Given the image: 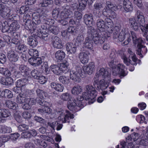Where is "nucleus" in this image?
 Returning <instances> with one entry per match:
<instances>
[{
	"label": "nucleus",
	"instance_id": "nucleus-40",
	"mask_svg": "<svg viewBox=\"0 0 148 148\" xmlns=\"http://www.w3.org/2000/svg\"><path fill=\"white\" fill-rule=\"evenodd\" d=\"M45 14L43 15V17L42 18L44 23L48 25H52L54 23V20L51 19L47 18V15L46 14Z\"/></svg>",
	"mask_w": 148,
	"mask_h": 148
},
{
	"label": "nucleus",
	"instance_id": "nucleus-52",
	"mask_svg": "<svg viewBox=\"0 0 148 148\" xmlns=\"http://www.w3.org/2000/svg\"><path fill=\"white\" fill-rule=\"evenodd\" d=\"M49 29L51 32L52 33L54 34H58L59 29L57 26H51L49 28Z\"/></svg>",
	"mask_w": 148,
	"mask_h": 148
},
{
	"label": "nucleus",
	"instance_id": "nucleus-21",
	"mask_svg": "<svg viewBox=\"0 0 148 148\" xmlns=\"http://www.w3.org/2000/svg\"><path fill=\"white\" fill-rule=\"evenodd\" d=\"M84 23L88 27H91L93 25V16L91 14H86L84 16Z\"/></svg>",
	"mask_w": 148,
	"mask_h": 148
},
{
	"label": "nucleus",
	"instance_id": "nucleus-22",
	"mask_svg": "<svg viewBox=\"0 0 148 148\" xmlns=\"http://www.w3.org/2000/svg\"><path fill=\"white\" fill-rule=\"evenodd\" d=\"M29 62L31 65L35 66L39 65L42 62L41 58L37 57L29 58Z\"/></svg>",
	"mask_w": 148,
	"mask_h": 148
},
{
	"label": "nucleus",
	"instance_id": "nucleus-3",
	"mask_svg": "<svg viewBox=\"0 0 148 148\" xmlns=\"http://www.w3.org/2000/svg\"><path fill=\"white\" fill-rule=\"evenodd\" d=\"M85 89L86 91L83 92L82 96H79L77 98L78 101L80 102V104H79L78 106L82 108L86 105L83 102L84 99L87 100L91 99L94 100V98L97 95V92L92 86L90 85H87Z\"/></svg>",
	"mask_w": 148,
	"mask_h": 148
},
{
	"label": "nucleus",
	"instance_id": "nucleus-59",
	"mask_svg": "<svg viewBox=\"0 0 148 148\" xmlns=\"http://www.w3.org/2000/svg\"><path fill=\"white\" fill-rule=\"evenodd\" d=\"M74 14L75 18L76 19L78 20V21L82 18V14L78 11H75Z\"/></svg>",
	"mask_w": 148,
	"mask_h": 148
},
{
	"label": "nucleus",
	"instance_id": "nucleus-34",
	"mask_svg": "<svg viewBox=\"0 0 148 148\" xmlns=\"http://www.w3.org/2000/svg\"><path fill=\"white\" fill-rule=\"evenodd\" d=\"M0 96L2 97L10 98L12 97L13 95L11 91L8 89H5L1 92Z\"/></svg>",
	"mask_w": 148,
	"mask_h": 148
},
{
	"label": "nucleus",
	"instance_id": "nucleus-30",
	"mask_svg": "<svg viewBox=\"0 0 148 148\" xmlns=\"http://www.w3.org/2000/svg\"><path fill=\"white\" fill-rule=\"evenodd\" d=\"M92 44L93 42L90 38V35L89 34L84 42V46L87 48L91 49L93 47Z\"/></svg>",
	"mask_w": 148,
	"mask_h": 148
},
{
	"label": "nucleus",
	"instance_id": "nucleus-32",
	"mask_svg": "<svg viewBox=\"0 0 148 148\" xmlns=\"http://www.w3.org/2000/svg\"><path fill=\"white\" fill-rule=\"evenodd\" d=\"M82 89L81 86L77 85L74 86L72 88L71 92L74 95H78L82 92Z\"/></svg>",
	"mask_w": 148,
	"mask_h": 148
},
{
	"label": "nucleus",
	"instance_id": "nucleus-36",
	"mask_svg": "<svg viewBox=\"0 0 148 148\" xmlns=\"http://www.w3.org/2000/svg\"><path fill=\"white\" fill-rule=\"evenodd\" d=\"M130 23L132 27L135 31H137L139 27L138 23L136 21V20L134 18H130L129 20Z\"/></svg>",
	"mask_w": 148,
	"mask_h": 148
},
{
	"label": "nucleus",
	"instance_id": "nucleus-14",
	"mask_svg": "<svg viewBox=\"0 0 148 148\" xmlns=\"http://www.w3.org/2000/svg\"><path fill=\"white\" fill-rule=\"evenodd\" d=\"M130 57L131 58L133 62H132L130 59H127L126 56L124 54H123V55L121 56V58L123 60L124 63L126 65H129L130 64H131L132 65H136L137 64L136 62L138 60V59L136 55L135 54L133 55H132Z\"/></svg>",
	"mask_w": 148,
	"mask_h": 148
},
{
	"label": "nucleus",
	"instance_id": "nucleus-61",
	"mask_svg": "<svg viewBox=\"0 0 148 148\" xmlns=\"http://www.w3.org/2000/svg\"><path fill=\"white\" fill-rule=\"evenodd\" d=\"M2 126L3 133H10L12 132V129L11 127L5 125H2Z\"/></svg>",
	"mask_w": 148,
	"mask_h": 148
},
{
	"label": "nucleus",
	"instance_id": "nucleus-29",
	"mask_svg": "<svg viewBox=\"0 0 148 148\" xmlns=\"http://www.w3.org/2000/svg\"><path fill=\"white\" fill-rule=\"evenodd\" d=\"M113 10H104L103 14L106 17V18L110 17L111 18H114L116 17V14Z\"/></svg>",
	"mask_w": 148,
	"mask_h": 148
},
{
	"label": "nucleus",
	"instance_id": "nucleus-2",
	"mask_svg": "<svg viewBox=\"0 0 148 148\" xmlns=\"http://www.w3.org/2000/svg\"><path fill=\"white\" fill-rule=\"evenodd\" d=\"M111 75L104 68H101L96 74L95 78H101L99 82L95 81L93 85L94 87L97 90H103L106 89L109 85V83L111 81Z\"/></svg>",
	"mask_w": 148,
	"mask_h": 148
},
{
	"label": "nucleus",
	"instance_id": "nucleus-54",
	"mask_svg": "<svg viewBox=\"0 0 148 148\" xmlns=\"http://www.w3.org/2000/svg\"><path fill=\"white\" fill-rule=\"evenodd\" d=\"M9 137L6 136H3L0 137V147L1 146L3 143L8 141Z\"/></svg>",
	"mask_w": 148,
	"mask_h": 148
},
{
	"label": "nucleus",
	"instance_id": "nucleus-17",
	"mask_svg": "<svg viewBox=\"0 0 148 148\" xmlns=\"http://www.w3.org/2000/svg\"><path fill=\"white\" fill-rule=\"evenodd\" d=\"M36 103V101L33 98H29L22 104L23 108L24 109L28 110L30 108L31 106Z\"/></svg>",
	"mask_w": 148,
	"mask_h": 148
},
{
	"label": "nucleus",
	"instance_id": "nucleus-47",
	"mask_svg": "<svg viewBox=\"0 0 148 148\" xmlns=\"http://www.w3.org/2000/svg\"><path fill=\"white\" fill-rule=\"evenodd\" d=\"M53 3L52 0H43L40 3V6L42 7H46Z\"/></svg>",
	"mask_w": 148,
	"mask_h": 148
},
{
	"label": "nucleus",
	"instance_id": "nucleus-42",
	"mask_svg": "<svg viewBox=\"0 0 148 148\" xmlns=\"http://www.w3.org/2000/svg\"><path fill=\"white\" fill-rule=\"evenodd\" d=\"M60 82L63 84H67L70 81V79L68 77L64 76H61L59 78Z\"/></svg>",
	"mask_w": 148,
	"mask_h": 148
},
{
	"label": "nucleus",
	"instance_id": "nucleus-24",
	"mask_svg": "<svg viewBox=\"0 0 148 148\" xmlns=\"http://www.w3.org/2000/svg\"><path fill=\"white\" fill-rule=\"evenodd\" d=\"M66 49L68 52L71 53H75L77 46L75 43L72 42H68L66 44Z\"/></svg>",
	"mask_w": 148,
	"mask_h": 148
},
{
	"label": "nucleus",
	"instance_id": "nucleus-43",
	"mask_svg": "<svg viewBox=\"0 0 148 148\" xmlns=\"http://www.w3.org/2000/svg\"><path fill=\"white\" fill-rule=\"evenodd\" d=\"M37 103L40 105L44 106L47 108H49V107H51L52 105L50 103L44 101L43 99H41L40 101H39Z\"/></svg>",
	"mask_w": 148,
	"mask_h": 148
},
{
	"label": "nucleus",
	"instance_id": "nucleus-4",
	"mask_svg": "<svg viewBox=\"0 0 148 148\" xmlns=\"http://www.w3.org/2000/svg\"><path fill=\"white\" fill-rule=\"evenodd\" d=\"M104 21L105 22L101 19L97 20V26L99 29L102 32H105V31L106 29L108 33L107 35H105V36L110 37L114 30L113 23L109 18H105Z\"/></svg>",
	"mask_w": 148,
	"mask_h": 148
},
{
	"label": "nucleus",
	"instance_id": "nucleus-18",
	"mask_svg": "<svg viewBox=\"0 0 148 148\" xmlns=\"http://www.w3.org/2000/svg\"><path fill=\"white\" fill-rule=\"evenodd\" d=\"M0 15L1 16L4 18H10V10L9 8L5 7L2 5L0 8Z\"/></svg>",
	"mask_w": 148,
	"mask_h": 148
},
{
	"label": "nucleus",
	"instance_id": "nucleus-64",
	"mask_svg": "<svg viewBox=\"0 0 148 148\" xmlns=\"http://www.w3.org/2000/svg\"><path fill=\"white\" fill-rule=\"evenodd\" d=\"M28 129V127L25 125H20L18 127V129L20 131H23L27 130Z\"/></svg>",
	"mask_w": 148,
	"mask_h": 148
},
{
	"label": "nucleus",
	"instance_id": "nucleus-12",
	"mask_svg": "<svg viewBox=\"0 0 148 148\" xmlns=\"http://www.w3.org/2000/svg\"><path fill=\"white\" fill-rule=\"evenodd\" d=\"M58 113L60 115L58 118V120L61 121L62 123L69 122V119L74 118L73 114L67 110H60L58 112Z\"/></svg>",
	"mask_w": 148,
	"mask_h": 148
},
{
	"label": "nucleus",
	"instance_id": "nucleus-23",
	"mask_svg": "<svg viewBox=\"0 0 148 148\" xmlns=\"http://www.w3.org/2000/svg\"><path fill=\"white\" fill-rule=\"evenodd\" d=\"M123 5L124 9L127 12H131L133 10L132 4L129 0H124Z\"/></svg>",
	"mask_w": 148,
	"mask_h": 148
},
{
	"label": "nucleus",
	"instance_id": "nucleus-51",
	"mask_svg": "<svg viewBox=\"0 0 148 148\" xmlns=\"http://www.w3.org/2000/svg\"><path fill=\"white\" fill-rule=\"evenodd\" d=\"M31 74L33 77L37 79L40 75V72L37 69H34L31 71Z\"/></svg>",
	"mask_w": 148,
	"mask_h": 148
},
{
	"label": "nucleus",
	"instance_id": "nucleus-5",
	"mask_svg": "<svg viewBox=\"0 0 148 148\" xmlns=\"http://www.w3.org/2000/svg\"><path fill=\"white\" fill-rule=\"evenodd\" d=\"M43 15H45L43 12H41L40 13L39 12H36L34 13L32 15L33 17V21H31V17L29 15H25L23 17V21L25 23V25L28 27L29 29V27L28 25H26L27 22L28 20H29L31 21L30 24L32 26V27L35 26L36 29L39 28L38 26L41 23V19L42 20V18Z\"/></svg>",
	"mask_w": 148,
	"mask_h": 148
},
{
	"label": "nucleus",
	"instance_id": "nucleus-48",
	"mask_svg": "<svg viewBox=\"0 0 148 148\" xmlns=\"http://www.w3.org/2000/svg\"><path fill=\"white\" fill-rule=\"evenodd\" d=\"M21 94H22L23 96H25V97H27L29 95H30V93L31 92V90H28L25 88V87L22 88H21Z\"/></svg>",
	"mask_w": 148,
	"mask_h": 148
},
{
	"label": "nucleus",
	"instance_id": "nucleus-58",
	"mask_svg": "<svg viewBox=\"0 0 148 148\" xmlns=\"http://www.w3.org/2000/svg\"><path fill=\"white\" fill-rule=\"evenodd\" d=\"M18 49L20 51L25 52L27 50V46L25 45L22 44L19 45L18 47Z\"/></svg>",
	"mask_w": 148,
	"mask_h": 148
},
{
	"label": "nucleus",
	"instance_id": "nucleus-63",
	"mask_svg": "<svg viewBox=\"0 0 148 148\" xmlns=\"http://www.w3.org/2000/svg\"><path fill=\"white\" fill-rule=\"evenodd\" d=\"M76 27L74 26H70L68 28V32L71 34H73L77 31Z\"/></svg>",
	"mask_w": 148,
	"mask_h": 148
},
{
	"label": "nucleus",
	"instance_id": "nucleus-19",
	"mask_svg": "<svg viewBox=\"0 0 148 148\" xmlns=\"http://www.w3.org/2000/svg\"><path fill=\"white\" fill-rule=\"evenodd\" d=\"M95 67L94 63L93 62H90L88 65L83 66V70L85 73L91 74L95 70Z\"/></svg>",
	"mask_w": 148,
	"mask_h": 148
},
{
	"label": "nucleus",
	"instance_id": "nucleus-6",
	"mask_svg": "<svg viewBox=\"0 0 148 148\" xmlns=\"http://www.w3.org/2000/svg\"><path fill=\"white\" fill-rule=\"evenodd\" d=\"M60 97L64 101L69 100L68 102L67 107L69 109L72 111L73 112H77L81 109V107L78 106L79 104H80V102L79 101H78L77 98L76 100H71V96L70 93L67 92L63 93L61 95Z\"/></svg>",
	"mask_w": 148,
	"mask_h": 148
},
{
	"label": "nucleus",
	"instance_id": "nucleus-10",
	"mask_svg": "<svg viewBox=\"0 0 148 148\" xmlns=\"http://www.w3.org/2000/svg\"><path fill=\"white\" fill-rule=\"evenodd\" d=\"M69 64L65 62L60 63L59 66L52 65L50 66L51 70L57 75H60L63 73H66L69 71L68 68Z\"/></svg>",
	"mask_w": 148,
	"mask_h": 148
},
{
	"label": "nucleus",
	"instance_id": "nucleus-35",
	"mask_svg": "<svg viewBox=\"0 0 148 148\" xmlns=\"http://www.w3.org/2000/svg\"><path fill=\"white\" fill-rule=\"evenodd\" d=\"M20 28V25L18 22L14 21L12 22L9 26V29L10 32L16 31Z\"/></svg>",
	"mask_w": 148,
	"mask_h": 148
},
{
	"label": "nucleus",
	"instance_id": "nucleus-39",
	"mask_svg": "<svg viewBox=\"0 0 148 148\" xmlns=\"http://www.w3.org/2000/svg\"><path fill=\"white\" fill-rule=\"evenodd\" d=\"M27 80L25 79H21L18 80L16 83V86L18 87L23 88L26 84Z\"/></svg>",
	"mask_w": 148,
	"mask_h": 148
},
{
	"label": "nucleus",
	"instance_id": "nucleus-62",
	"mask_svg": "<svg viewBox=\"0 0 148 148\" xmlns=\"http://www.w3.org/2000/svg\"><path fill=\"white\" fill-rule=\"evenodd\" d=\"M23 117L26 119H29L31 117V113L27 111H25L22 114Z\"/></svg>",
	"mask_w": 148,
	"mask_h": 148
},
{
	"label": "nucleus",
	"instance_id": "nucleus-16",
	"mask_svg": "<svg viewBox=\"0 0 148 148\" xmlns=\"http://www.w3.org/2000/svg\"><path fill=\"white\" fill-rule=\"evenodd\" d=\"M36 92L37 96L35 99L36 103L39 101H40L41 99H45L48 96V94L46 92L39 89H37Z\"/></svg>",
	"mask_w": 148,
	"mask_h": 148
},
{
	"label": "nucleus",
	"instance_id": "nucleus-31",
	"mask_svg": "<svg viewBox=\"0 0 148 148\" xmlns=\"http://www.w3.org/2000/svg\"><path fill=\"white\" fill-rule=\"evenodd\" d=\"M6 106L8 108L14 110H17L18 108V105L15 102L10 100H7L5 102Z\"/></svg>",
	"mask_w": 148,
	"mask_h": 148
},
{
	"label": "nucleus",
	"instance_id": "nucleus-50",
	"mask_svg": "<svg viewBox=\"0 0 148 148\" xmlns=\"http://www.w3.org/2000/svg\"><path fill=\"white\" fill-rule=\"evenodd\" d=\"M28 98L27 97H23L19 95L17 97L16 101L18 103H24L27 99Z\"/></svg>",
	"mask_w": 148,
	"mask_h": 148
},
{
	"label": "nucleus",
	"instance_id": "nucleus-25",
	"mask_svg": "<svg viewBox=\"0 0 148 148\" xmlns=\"http://www.w3.org/2000/svg\"><path fill=\"white\" fill-rule=\"evenodd\" d=\"M16 66L13 64L11 65L10 66V69L12 71V73L13 75V76L17 78H18L21 77L22 74L20 71L16 70Z\"/></svg>",
	"mask_w": 148,
	"mask_h": 148
},
{
	"label": "nucleus",
	"instance_id": "nucleus-41",
	"mask_svg": "<svg viewBox=\"0 0 148 148\" xmlns=\"http://www.w3.org/2000/svg\"><path fill=\"white\" fill-rule=\"evenodd\" d=\"M19 70L21 72L27 74L30 71L29 68L24 65H21L19 66Z\"/></svg>",
	"mask_w": 148,
	"mask_h": 148
},
{
	"label": "nucleus",
	"instance_id": "nucleus-27",
	"mask_svg": "<svg viewBox=\"0 0 148 148\" xmlns=\"http://www.w3.org/2000/svg\"><path fill=\"white\" fill-rule=\"evenodd\" d=\"M47 124L49 126L54 130L55 127H56V129L58 130H61L63 126V125L61 123H60L58 121L49 122Z\"/></svg>",
	"mask_w": 148,
	"mask_h": 148
},
{
	"label": "nucleus",
	"instance_id": "nucleus-49",
	"mask_svg": "<svg viewBox=\"0 0 148 148\" xmlns=\"http://www.w3.org/2000/svg\"><path fill=\"white\" fill-rule=\"evenodd\" d=\"M28 53L32 57H35L38 55V51L35 49H29Z\"/></svg>",
	"mask_w": 148,
	"mask_h": 148
},
{
	"label": "nucleus",
	"instance_id": "nucleus-37",
	"mask_svg": "<svg viewBox=\"0 0 148 148\" xmlns=\"http://www.w3.org/2000/svg\"><path fill=\"white\" fill-rule=\"evenodd\" d=\"M65 52L62 50H58L56 51L55 54V57L57 59L59 60H63L65 57Z\"/></svg>",
	"mask_w": 148,
	"mask_h": 148
},
{
	"label": "nucleus",
	"instance_id": "nucleus-45",
	"mask_svg": "<svg viewBox=\"0 0 148 148\" xmlns=\"http://www.w3.org/2000/svg\"><path fill=\"white\" fill-rule=\"evenodd\" d=\"M2 83L4 85H9L12 84L13 82V80L11 77H7L5 79L2 81Z\"/></svg>",
	"mask_w": 148,
	"mask_h": 148
},
{
	"label": "nucleus",
	"instance_id": "nucleus-26",
	"mask_svg": "<svg viewBox=\"0 0 148 148\" xmlns=\"http://www.w3.org/2000/svg\"><path fill=\"white\" fill-rule=\"evenodd\" d=\"M8 56L9 60L11 62H16L18 60V56L14 51H9Z\"/></svg>",
	"mask_w": 148,
	"mask_h": 148
},
{
	"label": "nucleus",
	"instance_id": "nucleus-57",
	"mask_svg": "<svg viewBox=\"0 0 148 148\" xmlns=\"http://www.w3.org/2000/svg\"><path fill=\"white\" fill-rule=\"evenodd\" d=\"M38 79V82L40 84H43L45 83L47 81V79L45 77L43 76H39L37 79Z\"/></svg>",
	"mask_w": 148,
	"mask_h": 148
},
{
	"label": "nucleus",
	"instance_id": "nucleus-33",
	"mask_svg": "<svg viewBox=\"0 0 148 148\" xmlns=\"http://www.w3.org/2000/svg\"><path fill=\"white\" fill-rule=\"evenodd\" d=\"M72 14L71 11L68 9L65 8L61 13L60 17L61 18H68L70 17L71 14Z\"/></svg>",
	"mask_w": 148,
	"mask_h": 148
},
{
	"label": "nucleus",
	"instance_id": "nucleus-56",
	"mask_svg": "<svg viewBox=\"0 0 148 148\" xmlns=\"http://www.w3.org/2000/svg\"><path fill=\"white\" fill-rule=\"evenodd\" d=\"M103 8L102 5L101 3H96L94 4V10L99 11Z\"/></svg>",
	"mask_w": 148,
	"mask_h": 148
},
{
	"label": "nucleus",
	"instance_id": "nucleus-8",
	"mask_svg": "<svg viewBox=\"0 0 148 148\" xmlns=\"http://www.w3.org/2000/svg\"><path fill=\"white\" fill-rule=\"evenodd\" d=\"M30 21L28 20L26 23V25L28 26L29 30L33 31L32 33H35V34H36V35L41 39L45 40H47L48 39V34L47 32L48 30L46 29V27L44 25L43 27L42 26V30L39 28L36 29L35 26L32 27L30 24Z\"/></svg>",
	"mask_w": 148,
	"mask_h": 148
},
{
	"label": "nucleus",
	"instance_id": "nucleus-38",
	"mask_svg": "<svg viewBox=\"0 0 148 148\" xmlns=\"http://www.w3.org/2000/svg\"><path fill=\"white\" fill-rule=\"evenodd\" d=\"M27 41L29 45L33 47L36 46L38 43L37 39L32 36L29 37Z\"/></svg>",
	"mask_w": 148,
	"mask_h": 148
},
{
	"label": "nucleus",
	"instance_id": "nucleus-15",
	"mask_svg": "<svg viewBox=\"0 0 148 148\" xmlns=\"http://www.w3.org/2000/svg\"><path fill=\"white\" fill-rule=\"evenodd\" d=\"M51 42L52 45L55 48L60 49L63 47V45L60 39L56 36H53L52 37Z\"/></svg>",
	"mask_w": 148,
	"mask_h": 148
},
{
	"label": "nucleus",
	"instance_id": "nucleus-28",
	"mask_svg": "<svg viewBox=\"0 0 148 148\" xmlns=\"http://www.w3.org/2000/svg\"><path fill=\"white\" fill-rule=\"evenodd\" d=\"M122 7V6L119 5H118L117 6H114L111 2L109 1H107L106 2V8L104 10H111L116 11L117 9H121Z\"/></svg>",
	"mask_w": 148,
	"mask_h": 148
},
{
	"label": "nucleus",
	"instance_id": "nucleus-9",
	"mask_svg": "<svg viewBox=\"0 0 148 148\" xmlns=\"http://www.w3.org/2000/svg\"><path fill=\"white\" fill-rule=\"evenodd\" d=\"M115 59H112L109 63V65L112 68V74L114 76L119 75L120 77H124L127 75L125 70V66L123 64H119L114 66V60Z\"/></svg>",
	"mask_w": 148,
	"mask_h": 148
},
{
	"label": "nucleus",
	"instance_id": "nucleus-46",
	"mask_svg": "<svg viewBox=\"0 0 148 148\" xmlns=\"http://www.w3.org/2000/svg\"><path fill=\"white\" fill-rule=\"evenodd\" d=\"M29 8L25 6H22L20 8L19 12L20 14H23L25 13V15H26L27 14L29 15L28 14V12H29Z\"/></svg>",
	"mask_w": 148,
	"mask_h": 148
},
{
	"label": "nucleus",
	"instance_id": "nucleus-55",
	"mask_svg": "<svg viewBox=\"0 0 148 148\" xmlns=\"http://www.w3.org/2000/svg\"><path fill=\"white\" fill-rule=\"evenodd\" d=\"M136 120L138 122L141 123L144 122L145 118L144 116L142 115H138L137 116Z\"/></svg>",
	"mask_w": 148,
	"mask_h": 148
},
{
	"label": "nucleus",
	"instance_id": "nucleus-1",
	"mask_svg": "<svg viewBox=\"0 0 148 148\" xmlns=\"http://www.w3.org/2000/svg\"><path fill=\"white\" fill-rule=\"evenodd\" d=\"M120 29V27L119 26H115L114 29L113 38L114 39H118L119 41L122 42L125 38H127V39L123 42L124 45H126L130 42L132 36L133 43L135 45H137L138 49L137 50V54L140 57H143L142 54L143 51H142L141 48L143 47L142 43L143 42V41L142 38H137L136 34L134 32H131L130 34L127 28H123L121 32H119Z\"/></svg>",
	"mask_w": 148,
	"mask_h": 148
},
{
	"label": "nucleus",
	"instance_id": "nucleus-53",
	"mask_svg": "<svg viewBox=\"0 0 148 148\" xmlns=\"http://www.w3.org/2000/svg\"><path fill=\"white\" fill-rule=\"evenodd\" d=\"M10 115V112L8 110L2 109V118L8 117Z\"/></svg>",
	"mask_w": 148,
	"mask_h": 148
},
{
	"label": "nucleus",
	"instance_id": "nucleus-11",
	"mask_svg": "<svg viewBox=\"0 0 148 148\" xmlns=\"http://www.w3.org/2000/svg\"><path fill=\"white\" fill-rule=\"evenodd\" d=\"M136 19L137 21L139 27L142 32L146 35L148 33V24H145V20L143 13L140 11H138L136 14Z\"/></svg>",
	"mask_w": 148,
	"mask_h": 148
},
{
	"label": "nucleus",
	"instance_id": "nucleus-60",
	"mask_svg": "<svg viewBox=\"0 0 148 148\" xmlns=\"http://www.w3.org/2000/svg\"><path fill=\"white\" fill-rule=\"evenodd\" d=\"M38 111L41 113H50L52 111V110L50 108H48L47 109L44 108L42 109L39 108L38 109Z\"/></svg>",
	"mask_w": 148,
	"mask_h": 148
},
{
	"label": "nucleus",
	"instance_id": "nucleus-44",
	"mask_svg": "<svg viewBox=\"0 0 148 148\" xmlns=\"http://www.w3.org/2000/svg\"><path fill=\"white\" fill-rule=\"evenodd\" d=\"M76 1V0H74ZM79 3V9L81 10H84L87 4V0H77Z\"/></svg>",
	"mask_w": 148,
	"mask_h": 148
},
{
	"label": "nucleus",
	"instance_id": "nucleus-13",
	"mask_svg": "<svg viewBox=\"0 0 148 148\" xmlns=\"http://www.w3.org/2000/svg\"><path fill=\"white\" fill-rule=\"evenodd\" d=\"M82 75V69L79 66H76L75 69L70 71V78L75 82H80Z\"/></svg>",
	"mask_w": 148,
	"mask_h": 148
},
{
	"label": "nucleus",
	"instance_id": "nucleus-7",
	"mask_svg": "<svg viewBox=\"0 0 148 148\" xmlns=\"http://www.w3.org/2000/svg\"><path fill=\"white\" fill-rule=\"evenodd\" d=\"M90 36L92 37V39L95 43L97 45L102 44L105 41V38H108L107 36H105V35L107 34L106 32H103L100 34L98 33V32L93 27L90 28Z\"/></svg>",
	"mask_w": 148,
	"mask_h": 148
},
{
	"label": "nucleus",
	"instance_id": "nucleus-20",
	"mask_svg": "<svg viewBox=\"0 0 148 148\" xmlns=\"http://www.w3.org/2000/svg\"><path fill=\"white\" fill-rule=\"evenodd\" d=\"M89 55V53L88 52H82L79 53V58L82 63L85 64L88 62Z\"/></svg>",
	"mask_w": 148,
	"mask_h": 148
}]
</instances>
